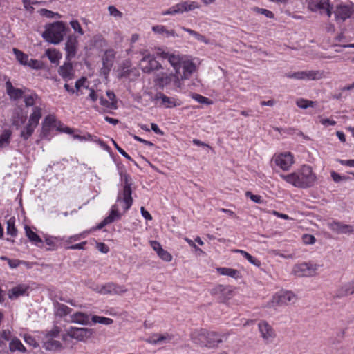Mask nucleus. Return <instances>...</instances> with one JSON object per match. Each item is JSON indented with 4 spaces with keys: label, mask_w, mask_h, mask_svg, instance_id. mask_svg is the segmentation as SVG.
Segmentation results:
<instances>
[{
    "label": "nucleus",
    "mask_w": 354,
    "mask_h": 354,
    "mask_svg": "<svg viewBox=\"0 0 354 354\" xmlns=\"http://www.w3.org/2000/svg\"><path fill=\"white\" fill-rule=\"evenodd\" d=\"M280 177L292 186L301 189L312 187L316 180V176L312 168L306 165L297 171L288 175L281 174Z\"/></svg>",
    "instance_id": "obj_1"
},
{
    "label": "nucleus",
    "mask_w": 354,
    "mask_h": 354,
    "mask_svg": "<svg viewBox=\"0 0 354 354\" xmlns=\"http://www.w3.org/2000/svg\"><path fill=\"white\" fill-rule=\"evenodd\" d=\"M64 32V24L58 21L46 26V30L42 33V37L48 43L58 44L63 40Z\"/></svg>",
    "instance_id": "obj_2"
},
{
    "label": "nucleus",
    "mask_w": 354,
    "mask_h": 354,
    "mask_svg": "<svg viewBox=\"0 0 354 354\" xmlns=\"http://www.w3.org/2000/svg\"><path fill=\"white\" fill-rule=\"evenodd\" d=\"M41 116V109L38 106L34 107L27 124L21 131L20 137L23 140H26L32 135L35 128L39 124Z\"/></svg>",
    "instance_id": "obj_3"
},
{
    "label": "nucleus",
    "mask_w": 354,
    "mask_h": 354,
    "mask_svg": "<svg viewBox=\"0 0 354 354\" xmlns=\"http://www.w3.org/2000/svg\"><path fill=\"white\" fill-rule=\"evenodd\" d=\"M297 300L295 294L291 291H280L276 293L268 304L270 307H277L295 304Z\"/></svg>",
    "instance_id": "obj_4"
},
{
    "label": "nucleus",
    "mask_w": 354,
    "mask_h": 354,
    "mask_svg": "<svg viewBox=\"0 0 354 354\" xmlns=\"http://www.w3.org/2000/svg\"><path fill=\"white\" fill-rule=\"evenodd\" d=\"M285 77L298 80H318L325 77L324 71H302L297 72H288L285 74Z\"/></svg>",
    "instance_id": "obj_5"
},
{
    "label": "nucleus",
    "mask_w": 354,
    "mask_h": 354,
    "mask_svg": "<svg viewBox=\"0 0 354 354\" xmlns=\"http://www.w3.org/2000/svg\"><path fill=\"white\" fill-rule=\"evenodd\" d=\"M319 266L310 263H303L296 265L292 270L295 275L299 277H312L316 274Z\"/></svg>",
    "instance_id": "obj_6"
},
{
    "label": "nucleus",
    "mask_w": 354,
    "mask_h": 354,
    "mask_svg": "<svg viewBox=\"0 0 354 354\" xmlns=\"http://www.w3.org/2000/svg\"><path fill=\"white\" fill-rule=\"evenodd\" d=\"M273 161L281 169L288 171L294 163V158L290 152H285L274 155Z\"/></svg>",
    "instance_id": "obj_7"
},
{
    "label": "nucleus",
    "mask_w": 354,
    "mask_h": 354,
    "mask_svg": "<svg viewBox=\"0 0 354 354\" xmlns=\"http://www.w3.org/2000/svg\"><path fill=\"white\" fill-rule=\"evenodd\" d=\"M93 335L91 329L85 328H73L71 327L68 329L66 336H64L63 339H66L67 336L75 339L78 341H84L85 339L91 337Z\"/></svg>",
    "instance_id": "obj_8"
},
{
    "label": "nucleus",
    "mask_w": 354,
    "mask_h": 354,
    "mask_svg": "<svg viewBox=\"0 0 354 354\" xmlns=\"http://www.w3.org/2000/svg\"><path fill=\"white\" fill-rule=\"evenodd\" d=\"M97 292L102 295H122L127 292L124 286L115 283H108L97 288Z\"/></svg>",
    "instance_id": "obj_9"
},
{
    "label": "nucleus",
    "mask_w": 354,
    "mask_h": 354,
    "mask_svg": "<svg viewBox=\"0 0 354 354\" xmlns=\"http://www.w3.org/2000/svg\"><path fill=\"white\" fill-rule=\"evenodd\" d=\"M78 48V41L75 35H69L65 43L66 59L70 61L76 55Z\"/></svg>",
    "instance_id": "obj_10"
},
{
    "label": "nucleus",
    "mask_w": 354,
    "mask_h": 354,
    "mask_svg": "<svg viewBox=\"0 0 354 354\" xmlns=\"http://www.w3.org/2000/svg\"><path fill=\"white\" fill-rule=\"evenodd\" d=\"M140 66L142 71L147 73L161 68L160 64L150 55L144 56L140 61Z\"/></svg>",
    "instance_id": "obj_11"
},
{
    "label": "nucleus",
    "mask_w": 354,
    "mask_h": 354,
    "mask_svg": "<svg viewBox=\"0 0 354 354\" xmlns=\"http://www.w3.org/2000/svg\"><path fill=\"white\" fill-rule=\"evenodd\" d=\"M354 294V279L340 285L335 291L333 297L340 299Z\"/></svg>",
    "instance_id": "obj_12"
},
{
    "label": "nucleus",
    "mask_w": 354,
    "mask_h": 354,
    "mask_svg": "<svg viewBox=\"0 0 354 354\" xmlns=\"http://www.w3.org/2000/svg\"><path fill=\"white\" fill-rule=\"evenodd\" d=\"M153 100L156 102L157 104H159L160 106H164L165 108H173L180 105V103L176 99L167 97L160 92L155 95Z\"/></svg>",
    "instance_id": "obj_13"
},
{
    "label": "nucleus",
    "mask_w": 354,
    "mask_h": 354,
    "mask_svg": "<svg viewBox=\"0 0 354 354\" xmlns=\"http://www.w3.org/2000/svg\"><path fill=\"white\" fill-rule=\"evenodd\" d=\"M261 337L266 342H271L275 337V333L272 326L266 321H261L258 324Z\"/></svg>",
    "instance_id": "obj_14"
},
{
    "label": "nucleus",
    "mask_w": 354,
    "mask_h": 354,
    "mask_svg": "<svg viewBox=\"0 0 354 354\" xmlns=\"http://www.w3.org/2000/svg\"><path fill=\"white\" fill-rule=\"evenodd\" d=\"M115 59V52L112 49L106 50L102 57V67L101 72L104 75H108L110 72Z\"/></svg>",
    "instance_id": "obj_15"
},
{
    "label": "nucleus",
    "mask_w": 354,
    "mask_h": 354,
    "mask_svg": "<svg viewBox=\"0 0 354 354\" xmlns=\"http://www.w3.org/2000/svg\"><path fill=\"white\" fill-rule=\"evenodd\" d=\"M328 227L337 234H353L354 226L344 224L339 221H333L328 223Z\"/></svg>",
    "instance_id": "obj_16"
},
{
    "label": "nucleus",
    "mask_w": 354,
    "mask_h": 354,
    "mask_svg": "<svg viewBox=\"0 0 354 354\" xmlns=\"http://www.w3.org/2000/svg\"><path fill=\"white\" fill-rule=\"evenodd\" d=\"M160 56L164 59H167L170 64L174 67L176 73H179V70L185 60L182 57L178 55L170 54L166 52H162L160 53Z\"/></svg>",
    "instance_id": "obj_17"
},
{
    "label": "nucleus",
    "mask_w": 354,
    "mask_h": 354,
    "mask_svg": "<svg viewBox=\"0 0 354 354\" xmlns=\"http://www.w3.org/2000/svg\"><path fill=\"white\" fill-rule=\"evenodd\" d=\"M207 335H208V331L205 329H196L194 330L190 335L192 341L198 345L201 346H205Z\"/></svg>",
    "instance_id": "obj_18"
},
{
    "label": "nucleus",
    "mask_w": 354,
    "mask_h": 354,
    "mask_svg": "<svg viewBox=\"0 0 354 354\" xmlns=\"http://www.w3.org/2000/svg\"><path fill=\"white\" fill-rule=\"evenodd\" d=\"M308 8L311 12H319L322 14L324 8H327L330 0H307Z\"/></svg>",
    "instance_id": "obj_19"
},
{
    "label": "nucleus",
    "mask_w": 354,
    "mask_h": 354,
    "mask_svg": "<svg viewBox=\"0 0 354 354\" xmlns=\"http://www.w3.org/2000/svg\"><path fill=\"white\" fill-rule=\"evenodd\" d=\"M58 73L66 82L73 79L75 71L72 64L70 62H65L64 65L59 68Z\"/></svg>",
    "instance_id": "obj_20"
},
{
    "label": "nucleus",
    "mask_w": 354,
    "mask_h": 354,
    "mask_svg": "<svg viewBox=\"0 0 354 354\" xmlns=\"http://www.w3.org/2000/svg\"><path fill=\"white\" fill-rule=\"evenodd\" d=\"M352 13L351 8L347 6H338L335 11V16L337 20L345 21L348 19Z\"/></svg>",
    "instance_id": "obj_21"
},
{
    "label": "nucleus",
    "mask_w": 354,
    "mask_h": 354,
    "mask_svg": "<svg viewBox=\"0 0 354 354\" xmlns=\"http://www.w3.org/2000/svg\"><path fill=\"white\" fill-rule=\"evenodd\" d=\"M231 292L230 288L223 285H218L211 290V294L218 295L221 300L227 299Z\"/></svg>",
    "instance_id": "obj_22"
},
{
    "label": "nucleus",
    "mask_w": 354,
    "mask_h": 354,
    "mask_svg": "<svg viewBox=\"0 0 354 354\" xmlns=\"http://www.w3.org/2000/svg\"><path fill=\"white\" fill-rule=\"evenodd\" d=\"M205 346L208 348L216 347L220 343L223 342L221 337L215 332L208 331L207 335Z\"/></svg>",
    "instance_id": "obj_23"
},
{
    "label": "nucleus",
    "mask_w": 354,
    "mask_h": 354,
    "mask_svg": "<svg viewBox=\"0 0 354 354\" xmlns=\"http://www.w3.org/2000/svg\"><path fill=\"white\" fill-rule=\"evenodd\" d=\"M183 73L181 75V79H188L190 75L196 71L195 64L189 60H184L181 66Z\"/></svg>",
    "instance_id": "obj_24"
},
{
    "label": "nucleus",
    "mask_w": 354,
    "mask_h": 354,
    "mask_svg": "<svg viewBox=\"0 0 354 354\" xmlns=\"http://www.w3.org/2000/svg\"><path fill=\"white\" fill-rule=\"evenodd\" d=\"M71 322L86 325L89 323V316L84 313L77 312L71 316Z\"/></svg>",
    "instance_id": "obj_25"
},
{
    "label": "nucleus",
    "mask_w": 354,
    "mask_h": 354,
    "mask_svg": "<svg viewBox=\"0 0 354 354\" xmlns=\"http://www.w3.org/2000/svg\"><path fill=\"white\" fill-rule=\"evenodd\" d=\"M123 201L125 203V207H124V210H128L131 206L132 205V203H133V198H132V196H131V194H132V190H131V187H129V185H124V187H123Z\"/></svg>",
    "instance_id": "obj_26"
},
{
    "label": "nucleus",
    "mask_w": 354,
    "mask_h": 354,
    "mask_svg": "<svg viewBox=\"0 0 354 354\" xmlns=\"http://www.w3.org/2000/svg\"><path fill=\"white\" fill-rule=\"evenodd\" d=\"M43 347L46 350L50 351H59L62 348L60 342L55 340L53 338H47V339L44 342Z\"/></svg>",
    "instance_id": "obj_27"
},
{
    "label": "nucleus",
    "mask_w": 354,
    "mask_h": 354,
    "mask_svg": "<svg viewBox=\"0 0 354 354\" xmlns=\"http://www.w3.org/2000/svg\"><path fill=\"white\" fill-rule=\"evenodd\" d=\"M27 288V286L25 285H19L14 287L8 291V297L11 299H17L19 296L25 294Z\"/></svg>",
    "instance_id": "obj_28"
},
{
    "label": "nucleus",
    "mask_w": 354,
    "mask_h": 354,
    "mask_svg": "<svg viewBox=\"0 0 354 354\" xmlns=\"http://www.w3.org/2000/svg\"><path fill=\"white\" fill-rule=\"evenodd\" d=\"M6 86L7 93L10 98L16 100L22 97L23 91L19 88H14L10 81L6 82Z\"/></svg>",
    "instance_id": "obj_29"
},
{
    "label": "nucleus",
    "mask_w": 354,
    "mask_h": 354,
    "mask_svg": "<svg viewBox=\"0 0 354 354\" xmlns=\"http://www.w3.org/2000/svg\"><path fill=\"white\" fill-rule=\"evenodd\" d=\"M217 271L221 275L229 276L234 279H240L241 277V273L239 270L230 268H218Z\"/></svg>",
    "instance_id": "obj_30"
},
{
    "label": "nucleus",
    "mask_w": 354,
    "mask_h": 354,
    "mask_svg": "<svg viewBox=\"0 0 354 354\" xmlns=\"http://www.w3.org/2000/svg\"><path fill=\"white\" fill-rule=\"evenodd\" d=\"M45 54L53 64L57 63L62 57V54L55 48L47 49Z\"/></svg>",
    "instance_id": "obj_31"
},
{
    "label": "nucleus",
    "mask_w": 354,
    "mask_h": 354,
    "mask_svg": "<svg viewBox=\"0 0 354 354\" xmlns=\"http://www.w3.org/2000/svg\"><path fill=\"white\" fill-rule=\"evenodd\" d=\"M9 348L11 352H15L16 351H20V352H25L26 348L21 342V341L17 339V337H14L11 339L10 344H9Z\"/></svg>",
    "instance_id": "obj_32"
},
{
    "label": "nucleus",
    "mask_w": 354,
    "mask_h": 354,
    "mask_svg": "<svg viewBox=\"0 0 354 354\" xmlns=\"http://www.w3.org/2000/svg\"><path fill=\"white\" fill-rule=\"evenodd\" d=\"M153 32L158 34L164 35L167 37H175V32L174 30H167L165 26L157 25L152 28Z\"/></svg>",
    "instance_id": "obj_33"
},
{
    "label": "nucleus",
    "mask_w": 354,
    "mask_h": 354,
    "mask_svg": "<svg viewBox=\"0 0 354 354\" xmlns=\"http://www.w3.org/2000/svg\"><path fill=\"white\" fill-rule=\"evenodd\" d=\"M25 231H26V235L29 239V240L35 244L37 245L38 243H42L41 239L34 232L30 227L26 225L25 226Z\"/></svg>",
    "instance_id": "obj_34"
},
{
    "label": "nucleus",
    "mask_w": 354,
    "mask_h": 354,
    "mask_svg": "<svg viewBox=\"0 0 354 354\" xmlns=\"http://www.w3.org/2000/svg\"><path fill=\"white\" fill-rule=\"evenodd\" d=\"M181 29L185 32H188L189 35L194 36L198 41H200L207 44L209 43V39H207L205 36L202 35L201 34L196 31H194L190 28L185 27H181Z\"/></svg>",
    "instance_id": "obj_35"
},
{
    "label": "nucleus",
    "mask_w": 354,
    "mask_h": 354,
    "mask_svg": "<svg viewBox=\"0 0 354 354\" xmlns=\"http://www.w3.org/2000/svg\"><path fill=\"white\" fill-rule=\"evenodd\" d=\"M13 53L16 56L17 61L22 65L26 66L29 60V57L28 55L24 53L22 51L13 48Z\"/></svg>",
    "instance_id": "obj_36"
},
{
    "label": "nucleus",
    "mask_w": 354,
    "mask_h": 354,
    "mask_svg": "<svg viewBox=\"0 0 354 354\" xmlns=\"http://www.w3.org/2000/svg\"><path fill=\"white\" fill-rule=\"evenodd\" d=\"M121 217V214L118 212L115 205H113L112 207V209L110 212V214L106 217V223H112L117 219H120Z\"/></svg>",
    "instance_id": "obj_37"
},
{
    "label": "nucleus",
    "mask_w": 354,
    "mask_h": 354,
    "mask_svg": "<svg viewBox=\"0 0 354 354\" xmlns=\"http://www.w3.org/2000/svg\"><path fill=\"white\" fill-rule=\"evenodd\" d=\"M10 136L11 131L10 130L6 129L3 131L0 135V148H2L10 143Z\"/></svg>",
    "instance_id": "obj_38"
},
{
    "label": "nucleus",
    "mask_w": 354,
    "mask_h": 354,
    "mask_svg": "<svg viewBox=\"0 0 354 354\" xmlns=\"http://www.w3.org/2000/svg\"><path fill=\"white\" fill-rule=\"evenodd\" d=\"M236 252L241 254L243 257H245L252 265L256 266L257 267L260 266V261L254 257H252V255H250L248 252L242 250H237Z\"/></svg>",
    "instance_id": "obj_39"
},
{
    "label": "nucleus",
    "mask_w": 354,
    "mask_h": 354,
    "mask_svg": "<svg viewBox=\"0 0 354 354\" xmlns=\"http://www.w3.org/2000/svg\"><path fill=\"white\" fill-rule=\"evenodd\" d=\"M172 74L163 75L158 79V85L160 87H165L171 84Z\"/></svg>",
    "instance_id": "obj_40"
},
{
    "label": "nucleus",
    "mask_w": 354,
    "mask_h": 354,
    "mask_svg": "<svg viewBox=\"0 0 354 354\" xmlns=\"http://www.w3.org/2000/svg\"><path fill=\"white\" fill-rule=\"evenodd\" d=\"M181 75L179 73L172 74L171 77V86L175 88H180L183 85V80L181 79Z\"/></svg>",
    "instance_id": "obj_41"
},
{
    "label": "nucleus",
    "mask_w": 354,
    "mask_h": 354,
    "mask_svg": "<svg viewBox=\"0 0 354 354\" xmlns=\"http://www.w3.org/2000/svg\"><path fill=\"white\" fill-rule=\"evenodd\" d=\"M71 313V309L67 306L62 304H57V315L59 316H65Z\"/></svg>",
    "instance_id": "obj_42"
},
{
    "label": "nucleus",
    "mask_w": 354,
    "mask_h": 354,
    "mask_svg": "<svg viewBox=\"0 0 354 354\" xmlns=\"http://www.w3.org/2000/svg\"><path fill=\"white\" fill-rule=\"evenodd\" d=\"M92 321L94 323H99L104 325H109L113 323V319L108 317H100L97 315H94L92 317Z\"/></svg>",
    "instance_id": "obj_43"
},
{
    "label": "nucleus",
    "mask_w": 354,
    "mask_h": 354,
    "mask_svg": "<svg viewBox=\"0 0 354 354\" xmlns=\"http://www.w3.org/2000/svg\"><path fill=\"white\" fill-rule=\"evenodd\" d=\"M55 117L51 115H48L45 117L44 120L43 122V131H48L49 127L55 122Z\"/></svg>",
    "instance_id": "obj_44"
},
{
    "label": "nucleus",
    "mask_w": 354,
    "mask_h": 354,
    "mask_svg": "<svg viewBox=\"0 0 354 354\" xmlns=\"http://www.w3.org/2000/svg\"><path fill=\"white\" fill-rule=\"evenodd\" d=\"M296 104L301 109H307L308 107L313 106L315 102L300 98L297 100Z\"/></svg>",
    "instance_id": "obj_45"
},
{
    "label": "nucleus",
    "mask_w": 354,
    "mask_h": 354,
    "mask_svg": "<svg viewBox=\"0 0 354 354\" xmlns=\"http://www.w3.org/2000/svg\"><path fill=\"white\" fill-rule=\"evenodd\" d=\"M26 66H29L31 68L33 69H41L44 67V64L42 62L37 60V59H29L28 64Z\"/></svg>",
    "instance_id": "obj_46"
},
{
    "label": "nucleus",
    "mask_w": 354,
    "mask_h": 354,
    "mask_svg": "<svg viewBox=\"0 0 354 354\" xmlns=\"http://www.w3.org/2000/svg\"><path fill=\"white\" fill-rule=\"evenodd\" d=\"M253 10H254V12H255L258 14L263 15L266 17L270 18V19H272L274 17V15L273 14L272 12H271L267 9H265V8L254 7V8H253Z\"/></svg>",
    "instance_id": "obj_47"
},
{
    "label": "nucleus",
    "mask_w": 354,
    "mask_h": 354,
    "mask_svg": "<svg viewBox=\"0 0 354 354\" xmlns=\"http://www.w3.org/2000/svg\"><path fill=\"white\" fill-rule=\"evenodd\" d=\"M17 230L15 227L14 221L9 219L7 222V234L12 236H15L17 235Z\"/></svg>",
    "instance_id": "obj_48"
},
{
    "label": "nucleus",
    "mask_w": 354,
    "mask_h": 354,
    "mask_svg": "<svg viewBox=\"0 0 354 354\" xmlns=\"http://www.w3.org/2000/svg\"><path fill=\"white\" fill-rule=\"evenodd\" d=\"M173 336L168 333L165 334H158L157 341H153L155 344H160L163 342H169L172 339Z\"/></svg>",
    "instance_id": "obj_49"
},
{
    "label": "nucleus",
    "mask_w": 354,
    "mask_h": 354,
    "mask_svg": "<svg viewBox=\"0 0 354 354\" xmlns=\"http://www.w3.org/2000/svg\"><path fill=\"white\" fill-rule=\"evenodd\" d=\"M109 15L118 19H121L123 16L122 13L118 10L114 6H109L108 7Z\"/></svg>",
    "instance_id": "obj_50"
},
{
    "label": "nucleus",
    "mask_w": 354,
    "mask_h": 354,
    "mask_svg": "<svg viewBox=\"0 0 354 354\" xmlns=\"http://www.w3.org/2000/svg\"><path fill=\"white\" fill-rule=\"evenodd\" d=\"M158 256L163 261L166 262H170L172 260V256L171 254L167 252V250H165L164 249L161 250L160 252L158 253Z\"/></svg>",
    "instance_id": "obj_51"
},
{
    "label": "nucleus",
    "mask_w": 354,
    "mask_h": 354,
    "mask_svg": "<svg viewBox=\"0 0 354 354\" xmlns=\"http://www.w3.org/2000/svg\"><path fill=\"white\" fill-rule=\"evenodd\" d=\"M172 8L173 12H174L175 15L183 13L184 12H185L186 9V7L185 6V1L180 3H177L173 6Z\"/></svg>",
    "instance_id": "obj_52"
},
{
    "label": "nucleus",
    "mask_w": 354,
    "mask_h": 354,
    "mask_svg": "<svg viewBox=\"0 0 354 354\" xmlns=\"http://www.w3.org/2000/svg\"><path fill=\"white\" fill-rule=\"evenodd\" d=\"M245 196L250 198L253 202L256 203L261 204L263 203V200L261 196L254 195L250 191L245 192Z\"/></svg>",
    "instance_id": "obj_53"
},
{
    "label": "nucleus",
    "mask_w": 354,
    "mask_h": 354,
    "mask_svg": "<svg viewBox=\"0 0 354 354\" xmlns=\"http://www.w3.org/2000/svg\"><path fill=\"white\" fill-rule=\"evenodd\" d=\"M192 96L194 100L198 102L199 103L207 104H211V102L209 100L208 98L203 97L199 94L194 93L192 94Z\"/></svg>",
    "instance_id": "obj_54"
},
{
    "label": "nucleus",
    "mask_w": 354,
    "mask_h": 354,
    "mask_svg": "<svg viewBox=\"0 0 354 354\" xmlns=\"http://www.w3.org/2000/svg\"><path fill=\"white\" fill-rule=\"evenodd\" d=\"M70 24L72 27V28L75 31V32H77L80 35H84V31L80 24V23L78 22V21L77 20H73L70 22Z\"/></svg>",
    "instance_id": "obj_55"
},
{
    "label": "nucleus",
    "mask_w": 354,
    "mask_h": 354,
    "mask_svg": "<svg viewBox=\"0 0 354 354\" xmlns=\"http://www.w3.org/2000/svg\"><path fill=\"white\" fill-rule=\"evenodd\" d=\"M24 338V341L26 342V343L32 346V347L37 348L39 346L38 343L37 342L35 339L34 337H32V336L28 335H25Z\"/></svg>",
    "instance_id": "obj_56"
},
{
    "label": "nucleus",
    "mask_w": 354,
    "mask_h": 354,
    "mask_svg": "<svg viewBox=\"0 0 354 354\" xmlns=\"http://www.w3.org/2000/svg\"><path fill=\"white\" fill-rule=\"evenodd\" d=\"M11 337V332L10 330H3L0 333V342L3 341H8Z\"/></svg>",
    "instance_id": "obj_57"
},
{
    "label": "nucleus",
    "mask_w": 354,
    "mask_h": 354,
    "mask_svg": "<svg viewBox=\"0 0 354 354\" xmlns=\"http://www.w3.org/2000/svg\"><path fill=\"white\" fill-rule=\"evenodd\" d=\"M185 6L186 7L185 12H189L200 8V5L196 1H192L189 3L185 1Z\"/></svg>",
    "instance_id": "obj_58"
},
{
    "label": "nucleus",
    "mask_w": 354,
    "mask_h": 354,
    "mask_svg": "<svg viewBox=\"0 0 354 354\" xmlns=\"http://www.w3.org/2000/svg\"><path fill=\"white\" fill-rule=\"evenodd\" d=\"M40 13H41L42 15L45 16V17H48V18H53V17H54L55 16H57V17H60V15H59L58 13H57V12H52V11H50V10H46V9H41V10H40Z\"/></svg>",
    "instance_id": "obj_59"
},
{
    "label": "nucleus",
    "mask_w": 354,
    "mask_h": 354,
    "mask_svg": "<svg viewBox=\"0 0 354 354\" xmlns=\"http://www.w3.org/2000/svg\"><path fill=\"white\" fill-rule=\"evenodd\" d=\"M60 333V329L57 326H54L53 328L50 330L47 335L46 338H53L58 336Z\"/></svg>",
    "instance_id": "obj_60"
},
{
    "label": "nucleus",
    "mask_w": 354,
    "mask_h": 354,
    "mask_svg": "<svg viewBox=\"0 0 354 354\" xmlns=\"http://www.w3.org/2000/svg\"><path fill=\"white\" fill-rule=\"evenodd\" d=\"M149 244L151 247L153 248V250L156 252L157 254L160 252L161 250L163 249L161 244L157 241H150Z\"/></svg>",
    "instance_id": "obj_61"
},
{
    "label": "nucleus",
    "mask_w": 354,
    "mask_h": 354,
    "mask_svg": "<svg viewBox=\"0 0 354 354\" xmlns=\"http://www.w3.org/2000/svg\"><path fill=\"white\" fill-rule=\"evenodd\" d=\"M302 239L305 244H313L315 242V236L310 234L303 235Z\"/></svg>",
    "instance_id": "obj_62"
},
{
    "label": "nucleus",
    "mask_w": 354,
    "mask_h": 354,
    "mask_svg": "<svg viewBox=\"0 0 354 354\" xmlns=\"http://www.w3.org/2000/svg\"><path fill=\"white\" fill-rule=\"evenodd\" d=\"M37 96L35 95H28L25 97L24 102L26 106H32L35 104V97H37Z\"/></svg>",
    "instance_id": "obj_63"
},
{
    "label": "nucleus",
    "mask_w": 354,
    "mask_h": 354,
    "mask_svg": "<svg viewBox=\"0 0 354 354\" xmlns=\"http://www.w3.org/2000/svg\"><path fill=\"white\" fill-rule=\"evenodd\" d=\"M96 247L100 252L104 254H106L109 251V247L104 243H97Z\"/></svg>",
    "instance_id": "obj_64"
}]
</instances>
